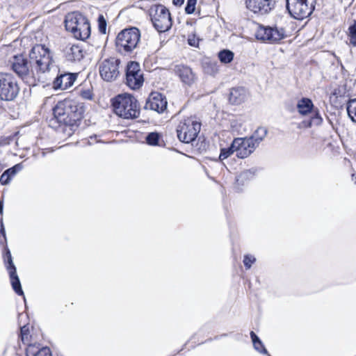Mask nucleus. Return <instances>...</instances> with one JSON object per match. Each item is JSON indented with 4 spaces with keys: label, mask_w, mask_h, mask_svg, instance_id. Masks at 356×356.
I'll use <instances>...</instances> for the list:
<instances>
[{
    "label": "nucleus",
    "mask_w": 356,
    "mask_h": 356,
    "mask_svg": "<svg viewBox=\"0 0 356 356\" xmlns=\"http://www.w3.org/2000/svg\"><path fill=\"white\" fill-rule=\"evenodd\" d=\"M52 58L49 49L43 44H36L32 47L29 52V61L23 55H17L13 57L11 63L12 70L22 80H27L31 73L33 75L43 74L49 70Z\"/></svg>",
    "instance_id": "1"
},
{
    "label": "nucleus",
    "mask_w": 356,
    "mask_h": 356,
    "mask_svg": "<svg viewBox=\"0 0 356 356\" xmlns=\"http://www.w3.org/2000/svg\"><path fill=\"white\" fill-rule=\"evenodd\" d=\"M83 113V106L74 100L60 101L53 108V117L49 120V126L54 129L61 125L78 127Z\"/></svg>",
    "instance_id": "2"
},
{
    "label": "nucleus",
    "mask_w": 356,
    "mask_h": 356,
    "mask_svg": "<svg viewBox=\"0 0 356 356\" xmlns=\"http://www.w3.org/2000/svg\"><path fill=\"white\" fill-rule=\"evenodd\" d=\"M0 245L3 246V261L9 274L12 288L18 296H24L19 278L17 274V268L13 263L10 250L7 245L6 230L2 218H0Z\"/></svg>",
    "instance_id": "3"
},
{
    "label": "nucleus",
    "mask_w": 356,
    "mask_h": 356,
    "mask_svg": "<svg viewBox=\"0 0 356 356\" xmlns=\"http://www.w3.org/2000/svg\"><path fill=\"white\" fill-rule=\"evenodd\" d=\"M112 106L115 113L124 119H135L140 115L138 101L131 95H118L112 99Z\"/></svg>",
    "instance_id": "4"
},
{
    "label": "nucleus",
    "mask_w": 356,
    "mask_h": 356,
    "mask_svg": "<svg viewBox=\"0 0 356 356\" xmlns=\"http://www.w3.org/2000/svg\"><path fill=\"white\" fill-rule=\"evenodd\" d=\"M65 26L76 39L84 40L90 35V25L88 19L80 12H72L65 16Z\"/></svg>",
    "instance_id": "5"
},
{
    "label": "nucleus",
    "mask_w": 356,
    "mask_h": 356,
    "mask_svg": "<svg viewBox=\"0 0 356 356\" xmlns=\"http://www.w3.org/2000/svg\"><path fill=\"white\" fill-rule=\"evenodd\" d=\"M140 32L138 28L131 27L122 30L115 39L117 51L122 54L131 53L140 41Z\"/></svg>",
    "instance_id": "6"
},
{
    "label": "nucleus",
    "mask_w": 356,
    "mask_h": 356,
    "mask_svg": "<svg viewBox=\"0 0 356 356\" xmlns=\"http://www.w3.org/2000/svg\"><path fill=\"white\" fill-rule=\"evenodd\" d=\"M201 123L193 118H187L180 121L177 127L178 139L184 143L194 141L200 131Z\"/></svg>",
    "instance_id": "7"
},
{
    "label": "nucleus",
    "mask_w": 356,
    "mask_h": 356,
    "mask_svg": "<svg viewBox=\"0 0 356 356\" xmlns=\"http://www.w3.org/2000/svg\"><path fill=\"white\" fill-rule=\"evenodd\" d=\"M314 4L315 0H286V7L293 18L303 20L312 14Z\"/></svg>",
    "instance_id": "8"
},
{
    "label": "nucleus",
    "mask_w": 356,
    "mask_h": 356,
    "mask_svg": "<svg viewBox=\"0 0 356 356\" xmlns=\"http://www.w3.org/2000/svg\"><path fill=\"white\" fill-rule=\"evenodd\" d=\"M101 78L107 82L115 81L121 74V60L115 56L104 58L98 63Z\"/></svg>",
    "instance_id": "9"
},
{
    "label": "nucleus",
    "mask_w": 356,
    "mask_h": 356,
    "mask_svg": "<svg viewBox=\"0 0 356 356\" xmlns=\"http://www.w3.org/2000/svg\"><path fill=\"white\" fill-rule=\"evenodd\" d=\"M149 12L152 24L158 32L163 33L171 28L172 19L166 7L161 4L154 5Z\"/></svg>",
    "instance_id": "10"
},
{
    "label": "nucleus",
    "mask_w": 356,
    "mask_h": 356,
    "mask_svg": "<svg viewBox=\"0 0 356 356\" xmlns=\"http://www.w3.org/2000/svg\"><path fill=\"white\" fill-rule=\"evenodd\" d=\"M19 87L15 77L8 73H0V99L13 101L18 95Z\"/></svg>",
    "instance_id": "11"
},
{
    "label": "nucleus",
    "mask_w": 356,
    "mask_h": 356,
    "mask_svg": "<svg viewBox=\"0 0 356 356\" xmlns=\"http://www.w3.org/2000/svg\"><path fill=\"white\" fill-rule=\"evenodd\" d=\"M255 37L259 40L275 43L285 38L286 34L285 29L282 27L260 25L255 33Z\"/></svg>",
    "instance_id": "12"
},
{
    "label": "nucleus",
    "mask_w": 356,
    "mask_h": 356,
    "mask_svg": "<svg viewBox=\"0 0 356 356\" xmlns=\"http://www.w3.org/2000/svg\"><path fill=\"white\" fill-rule=\"evenodd\" d=\"M144 78L140 65L130 61L126 67V84L132 90L139 89L143 84Z\"/></svg>",
    "instance_id": "13"
},
{
    "label": "nucleus",
    "mask_w": 356,
    "mask_h": 356,
    "mask_svg": "<svg viewBox=\"0 0 356 356\" xmlns=\"http://www.w3.org/2000/svg\"><path fill=\"white\" fill-rule=\"evenodd\" d=\"M233 147H236V156L239 159L248 157L257 148L248 137L234 138Z\"/></svg>",
    "instance_id": "14"
},
{
    "label": "nucleus",
    "mask_w": 356,
    "mask_h": 356,
    "mask_svg": "<svg viewBox=\"0 0 356 356\" xmlns=\"http://www.w3.org/2000/svg\"><path fill=\"white\" fill-rule=\"evenodd\" d=\"M168 102L165 97L160 92H152L146 100L145 109H149L161 113L167 108Z\"/></svg>",
    "instance_id": "15"
},
{
    "label": "nucleus",
    "mask_w": 356,
    "mask_h": 356,
    "mask_svg": "<svg viewBox=\"0 0 356 356\" xmlns=\"http://www.w3.org/2000/svg\"><path fill=\"white\" fill-rule=\"evenodd\" d=\"M248 10L261 15L269 13L275 7L274 0H247Z\"/></svg>",
    "instance_id": "16"
},
{
    "label": "nucleus",
    "mask_w": 356,
    "mask_h": 356,
    "mask_svg": "<svg viewBox=\"0 0 356 356\" xmlns=\"http://www.w3.org/2000/svg\"><path fill=\"white\" fill-rule=\"evenodd\" d=\"M77 76V73L59 71L53 81V88L54 90H67L72 86Z\"/></svg>",
    "instance_id": "17"
},
{
    "label": "nucleus",
    "mask_w": 356,
    "mask_h": 356,
    "mask_svg": "<svg viewBox=\"0 0 356 356\" xmlns=\"http://www.w3.org/2000/svg\"><path fill=\"white\" fill-rule=\"evenodd\" d=\"M174 71L181 81L188 86L193 84L197 79L192 69L187 65H177L175 67Z\"/></svg>",
    "instance_id": "18"
},
{
    "label": "nucleus",
    "mask_w": 356,
    "mask_h": 356,
    "mask_svg": "<svg viewBox=\"0 0 356 356\" xmlns=\"http://www.w3.org/2000/svg\"><path fill=\"white\" fill-rule=\"evenodd\" d=\"M64 54L67 60L70 62H79L83 58L85 52L81 46L72 44L65 47Z\"/></svg>",
    "instance_id": "19"
},
{
    "label": "nucleus",
    "mask_w": 356,
    "mask_h": 356,
    "mask_svg": "<svg viewBox=\"0 0 356 356\" xmlns=\"http://www.w3.org/2000/svg\"><path fill=\"white\" fill-rule=\"evenodd\" d=\"M22 163L15 164L13 167L6 170L0 177V183L1 185H8L16 174L23 169Z\"/></svg>",
    "instance_id": "20"
},
{
    "label": "nucleus",
    "mask_w": 356,
    "mask_h": 356,
    "mask_svg": "<svg viewBox=\"0 0 356 356\" xmlns=\"http://www.w3.org/2000/svg\"><path fill=\"white\" fill-rule=\"evenodd\" d=\"M246 98V90L243 87H237L231 89L229 101L232 104H241Z\"/></svg>",
    "instance_id": "21"
},
{
    "label": "nucleus",
    "mask_w": 356,
    "mask_h": 356,
    "mask_svg": "<svg viewBox=\"0 0 356 356\" xmlns=\"http://www.w3.org/2000/svg\"><path fill=\"white\" fill-rule=\"evenodd\" d=\"M297 108L300 115H306L313 111L314 104L310 99L302 97L298 102Z\"/></svg>",
    "instance_id": "22"
},
{
    "label": "nucleus",
    "mask_w": 356,
    "mask_h": 356,
    "mask_svg": "<svg viewBox=\"0 0 356 356\" xmlns=\"http://www.w3.org/2000/svg\"><path fill=\"white\" fill-rule=\"evenodd\" d=\"M268 134V129L264 127H259L248 138L253 142L256 147L264 140Z\"/></svg>",
    "instance_id": "23"
},
{
    "label": "nucleus",
    "mask_w": 356,
    "mask_h": 356,
    "mask_svg": "<svg viewBox=\"0 0 356 356\" xmlns=\"http://www.w3.org/2000/svg\"><path fill=\"white\" fill-rule=\"evenodd\" d=\"M257 170L251 168L241 172L236 178V182L238 186H243L247 181L253 179Z\"/></svg>",
    "instance_id": "24"
},
{
    "label": "nucleus",
    "mask_w": 356,
    "mask_h": 356,
    "mask_svg": "<svg viewBox=\"0 0 356 356\" xmlns=\"http://www.w3.org/2000/svg\"><path fill=\"white\" fill-rule=\"evenodd\" d=\"M26 356H52L49 348H38L35 346H29L26 353Z\"/></svg>",
    "instance_id": "25"
},
{
    "label": "nucleus",
    "mask_w": 356,
    "mask_h": 356,
    "mask_svg": "<svg viewBox=\"0 0 356 356\" xmlns=\"http://www.w3.org/2000/svg\"><path fill=\"white\" fill-rule=\"evenodd\" d=\"M250 335L254 350L260 354L268 355V350L259 337L253 331L250 332Z\"/></svg>",
    "instance_id": "26"
},
{
    "label": "nucleus",
    "mask_w": 356,
    "mask_h": 356,
    "mask_svg": "<svg viewBox=\"0 0 356 356\" xmlns=\"http://www.w3.org/2000/svg\"><path fill=\"white\" fill-rule=\"evenodd\" d=\"M204 72L209 75L214 76L218 72V65L216 61L205 59L202 62Z\"/></svg>",
    "instance_id": "27"
},
{
    "label": "nucleus",
    "mask_w": 356,
    "mask_h": 356,
    "mask_svg": "<svg viewBox=\"0 0 356 356\" xmlns=\"http://www.w3.org/2000/svg\"><path fill=\"white\" fill-rule=\"evenodd\" d=\"M220 61L224 64L230 63L234 57V54L229 49H222L218 54Z\"/></svg>",
    "instance_id": "28"
},
{
    "label": "nucleus",
    "mask_w": 356,
    "mask_h": 356,
    "mask_svg": "<svg viewBox=\"0 0 356 356\" xmlns=\"http://www.w3.org/2000/svg\"><path fill=\"white\" fill-rule=\"evenodd\" d=\"M323 119L318 111H315L314 115L308 120L302 121V124L304 127L309 128L313 125L318 126L321 124Z\"/></svg>",
    "instance_id": "29"
},
{
    "label": "nucleus",
    "mask_w": 356,
    "mask_h": 356,
    "mask_svg": "<svg viewBox=\"0 0 356 356\" xmlns=\"http://www.w3.org/2000/svg\"><path fill=\"white\" fill-rule=\"evenodd\" d=\"M346 110L350 120L356 122V98L348 101Z\"/></svg>",
    "instance_id": "30"
},
{
    "label": "nucleus",
    "mask_w": 356,
    "mask_h": 356,
    "mask_svg": "<svg viewBox=\"0 0 356 356\" xmlns=\"http://www.w3.org/2000/svg\"><path fill=\"white\" fill-rule=\"evenodd\" d=\"M161 136L158 132H150L145 137V141L147 145L151 146L159 145V141Z\"/></svg>",
    "instance_id": "31"
},
{
    "label": "nucleus",
    "mask_w": 356,
    "mask_h": 356,
    "mask_svg": "<svg viewBox=\"0 0 356 356\" xmlns=\"http://www.w3.org/2000/svg\"><path fill=\"white\" fill-rule=\"evenodd\" d=\"M236 147H233V142L231 143L230 146L227 148H221L220 153L219 155V160L222 161L227 159L229 156H231L234 152H236Z\"/></svg>",
    "instance_id": "32"
},
{
    "label": "nucleus",
    "mask_w": 356,
    "mask_h": 356,
    "mask_svg": "<svg viewBox=\"0 0 356 356\" xmlns=\"http://www.w3.org/2000/svg\"><path fill=\"white\" fill-rule=\"evenodd\" d=\"M255 261L256 258L252 254H245L243 257V263L247 270L250 269Z\"/></svg>",
    "instance_id": "33"
},
{
    "label": "nucleus",
    "mask_w": 356,
    "mask_h": 356,
    "mask_svg": "<svg viewBox=\"0 0 356 356\" xmlns=\"http://www.w3.org/2000/svg\"><path fill=\"white\" fill-rule=\"evenodd\" d=\"M350 42L356 47V22L350 25L348 28Z\"/></svg>",
    "instance_id": "34"
},
{
    "label": "nucleus",
    "mask_w": 356,
    "mask_h": 356,
    "mask_svg": "<svg viewBox=\"0 0 356 356\" xmlns=\"http://www.w3.org/2000/svg\"><path fill=\"white\" fill-rule=\"evenodd\" d=\"M97 22L99 31L102 34H105L106 33V21L104 17L102 15H99Z\"/></svg>",
    "instance_id": "35"
},
{
    "label": "nucleus",
    "mask_w": 356,
    "mask_h": 356,
    "mask_svg": "<svg viewBox=\"0 0 356 356\" xmlns=\"http://www.w3.org/2000/svg\"><path fill=\"white\" fill-rule=\"evenodd\" d=\"M197 0H187L186 5L185 7V12L186 14L191 15L195 10V6Z\"/></svg>",
    "instance_id": "36"
},
{
    "label": "nucleus",
    "mask_w": 356,
    "mask_h": 356,
    "mask_svg": "<svg viewBox=\"0 0 356 356\" xmlns=\"http://www.w3.org/2000/svg\"><path fill=\"white\" fill-rule=\"evenodd\" d=\"M80 96L84 99H92V92L90 89L80 90L79 91Z\"/></svg>",
    "instance_id": "37"
},
{
    "label": "nucleus",
    "mask_w": 356,
    "mask_h": 356,
    "mask_svg": "<svg viewBox=\"0 0 356 356\" xmlns=\"http://www.w3.org/2000/svg\"><path fill=\"white\" fill-rule=\"evenodd\" d=\"M188 43L190 46L197 47L198 46V39L196 38L195 35H189L188 38Z\"/></svg>",
    "instance_id": "38"
},
{
    "label": "nucleus",
    "mask_w": 356,
    "mask_h": 356,
    "mask_svg": "<svg viewBox=\"0 0 356 356\" xmlns=\"http://www.w3.org/2000/svg\"><path fill=\"white\" fill-rule=\"evenodd\" d=\"M184 2V0H172V3L176 6H181Z\"/></svg>",
    "instance_id": "39"
},
{
    "label": "nucleus",
    "mask_w": 356,
    "mask_h": 356,
    "mask_svg": "<svg viewBox=\"0 0 356 356\" xmlns=\"http://www.w3.org/2000/svg\"><path fill=\"white\" fill-rule=\"evenodd\" d=\"M3 211V197L0 200V214L2 215Z\"/></svg>",
    "instance_id": "40"
},
{
    "label": "nucleus",
    "mask_w": 356,
    "mask_h": 356,
    "mask_svg": "<svg viewBox=\"0 0 356 356\" xmlns=\"http://www.w3.org/2000/svg\"><path fill=\"white\" fill-rule=\"evenodd\" d=\"M2 165H1V163H0V172L2 170Z\"/></svg>",
    "instance_id": "41"
},
{
    "label": "nucleus",
    "mask_w": 356,
    "mask_h": 356,
    "mask_svg": "<svg viewBox=\"0 0 356 356\" xmlns=\"http://www.w3.org/2000/svg\"><path fill=\"white\" fill-rule=\"evenodd\" d=\"M268 355V356H271V355H269L268 353V355Z\"/></svg>",
    "instance_id": "42"
}]
</instances>
